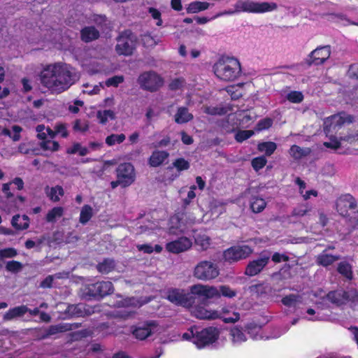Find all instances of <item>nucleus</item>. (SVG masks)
Masks as SVG:
<instances>
[{"instance_id":"nucleus-58","label":"nucleus","mask_w":358,"mask_h":358,"mask_svg":"<svg viewBox=\"0 0 358 358\" xmlns=\"http://www.w3.org/2000/svg\"><path fill=\"white\" fill-rule=\"evenodd\" d=\"M346 217L348 220V222L352 224H358V204H357V207L355 210H351L349 213V215H346Z\"/></svg>"},{"instance_id":"nucleus-36","label":"nucleus","mask_w":358,"mask_h":358,"mask_svg":"<svg viewBox=\"0 0 358 358\" xmlns=\"http://www.w3.org/2000/svg\"><path fill=\"white\" fill-rule=\"evenodd\" d=\"M209 7L207 2L194 1L189 4L187 11L188 13H196L206 10Z\"/></svg>"},{"instance_id":"nucleus-34","label":"nucleus","mask_w":358,"mask_h":358,"mask_svg":"<svg viewBox=\"0 0 358 358\" xmlns=\"http://www.w3.org/2000/svg\"><path fill=\"white\" fill-rule=\"evenodd\" d=\"M17 255L15 248H4L0 249V269L3 267L4 259L14 258Z\"/></svg>"},{"instance_id":"nucleus-60","label":"nucleus","mask_w":358,"mask_h":358,"mask_svg":"<svg viewBox=\"0 0 358 358\" xmlns=\"http://www.w3.org/2000/svg\"><path fill=\"white\" fill-rule=\"evenodd\" d=\"M348 76L351 79H358V64L350 65L348 71Z\"/></svg>"},{"instance_id":"nucleus-29","label":"nucleus","mask_w":358,"mask_h":358,"mask_svg":"<svg viewBox=\"0 0 358 358\" xmlns=\"http://www.w3.org/2000/svg\"><path fill=\"white\" fill-rule=\"evenodd\" d=\"M65 313L69 317H83L85 314V306L83 304L69 305Z\"/></svg>"},{"instance_id":"nucleus-51","label":"nucleus","mask_w":358,"mask_h":358,"mask_svg":"<svg viewBox=\"0 0 358 358\" xmlns=\"http://www.w3.org/2000/svg\"><path fill=\"white\" fill-rule=\"evenodd\" d=\"M310 210V208L307 205L301 204L296 208H294L292 212V216L296 217H301L306 215V213Z\"/></svg>"},{"instance_id":"nucleus-37","label":"nucleus","mask_w":358,"mask_h":358,"mask_svg":"<svg viewBox=\"0 0 358 358\" xmlns=\"http://www.w3.org/2000/svg\"><path fill=\"white\" fill-rule=\"evenodd\" d=\"M119 42L122 43L121 45H130L136 41V37L130 30L124 31L118 38Z\"/></svg>"},{"instance_id":"nucleus-56","label":"nucleus","mask_w":358,"mask_h":358,"mask_svg":"<svg viewBox=\"0 0 358 358\" xmlns=\"http://www.w3.org/2000/svg\"><path fill=\"white\" fill-rule=\"evenodd\" d=\"M134 49L135 46H116V52L119 55L130 56Z\"/></svg>"},{"instance_id":"nucleus-18","label":"nucleus","mask_w":358,"mask_h":358,"mask_svg":"<svg viewBox=\"0 0 358 358\" xmlns=\"http://www.w3.org/2000/svg\"><path fill=\"white\" fill-rule=\"evenodd\" d=\"M155 322H147L143 324L132 327V334L138 340L143 341L152 334V327H155Z\"/></svg>"},{"instance_id":"nucleus-4","label":"nucleus","mask_w":358,"mask_h":358,"mask_svg":"<svg viewBox=\"0 0 358 358\" xmlns=\"http://www.w3.org/2000/svg\"><path fill=\"white\" fill-rule=\"evenodd\" d=\"M219 330L213 327H209L201 330L192 329L190 332H186L183 334V338H191L192 342L196 346L198 349H203L210 345H212L219 338Z\"/></svg>"},{"instance_id":"nucleus-35","label":"nucleus","mask_w":358,"mask_h":358,"mask_svg":"<svg viewBox=\"0 0 358 358\" xmlns=\"http://www.w3.org/2000/svg\"><path fill=\"white\" fill-rule=\"evenodd\" d=\"M337 270L338 273L343 275L345 278H346L348 280H352L353 276L352 268L349 263L346 262H342L339 263L338 265Z\"/></svg>"},{"instance_id":"nucleus-10","label":"nucleus","mask_w":358,"mask_h":358,"mask_svg":"<svg viewBox=\"0 0 358 358\" xmlns=\"http://www.w3.org/2000/svg\"><path fill=\"white\" fill-rule=\"evenodd\" d=\"M252 252L253 249L248 245H236L226 249L222 257H224V261L234 263L247 259Z\"/></svg>"},{"instance_id":"nucleus-20","label":"nucleus","mask_w":358,"mask_h":358,"mask_svg":"<svg viewBox=\"0 0 358 358\" xmlns=\"http://www.w3.org/2000/svg\"><path fill=\"white\" fill-rule=\"evenodd\" d=\"M45 193L50 201L57 203L60 201V197L64 195V190L62 186L57 185L54 187L46 185L44 188Z\"/></svg>"},{"instance_id":"nucleus-16","label":"nucleus","mask_w":358,"mask_h":358,"mask_svg":"<svg viewBox=\"0 0 358 358\" xmlns=\"http://www.w3.org/2000/svg\"><path fill=\"white\" fill-rule=\"evenodd\" d=\"M326 297L329 301L337 306L345 305L350 301L349 292L345 289L329 291Z\"/></svg>"},{"instance_id":"nucleus-17","label":"nucleus","mask_w":358,"mask_h":358,"mask_svg":"<svg viewBox=\"0 0 358 358\" xmlns=\"http://www.w3.org/2000/svg\"><path fill=\"white\" fill-rule=\"evenodd\" d=\"M330 56V46H318L309 55L310 62L322 64Z\"/></svg>"},{"instance_id":"nucleus-9","label":"nucleus","mask_w":358,"mask_h":358,"mask_svg":"<svg viewBox=\"0 0 358 358\" xmlns=\"http://www.w3.org/2000/svg\"><path fill=\"white\" fill-rule=\"evenodd\" d=\"M193 313L196 318L200 320H215L220 318L225 323H235L240 318V315L238 312H234L231 317H220L217 310H208V309L200 306L194 308Z\"/></svg>"},{"instance_id":"nucleus-28","label":"nucleus","mask_w":358,"mask_h":358,"mask_svg":"<svg viewBox=\"0 0 358 358\" xmlns=\"http://www.w3.org/2000/svg\"><path fill=\"white\" fill-rule=\"evenodd\" d=\"M310 152L309 148H302L299 145H292L289 148V155L293 157L295 160H299L306 156Z\"/></svg>"},{"instance_id":"nucleus-63","label":"nucleus","mask_w":358,"mask_h":358,"mask_svg":"<svg viewBox=\"0 0 358 358\" xmlns=\"http://www.w3.org/2000/svg\"><path fill=\"white\" fill-rule=\"evenodd\" d=\"M324 145L327 148L337 150L341 146V141L337 139H331L330 141L324 142Z\"/></svg>"},{"instance_id":"nucleus-25","label":"nucleus","mask_w":358,"mask_h":358,"mask_svg":"<svg viewBox=\"0 0 358 358\" xmlns=\"http://www.w3.org/2000/svg\"><path fill=\"white\" fill-rule=\"evenodd\" d=\"M193 120V115L189 113L187 107H179L174 117V120L178 124L187 123Z\"/></svg>"},{"instance_id":"nucleus-27","label":"nucleus","mask_w":358,"mask_h":358,"mask_svg":"<svg viewBox=\"0 0 358 358\" xmlns=\"http://www.w3.org/2000/svg\"><path fill=\"white\" fill-rule=\"evenodd\" d=\"M277 149V144L273 141L259 142L257 145V150L260 152H264L265 156H271Z\"/></svg>"},{"instance_id":"nucleus-26","label":"nucleus","mask_w":358,"mask_h":358,"mask_svg":"<svg viewBox=\"0 0 358 358\" xmlns=\"http://www.w3.org/2000/svg\"><path fill=\"white\" fill-rule=\"evenodd\" d=\"M354 118L352 115H345V113H341L331 117V124L336 127H341L345 122H352Z\"/></svg>"},{"instance_id":"nucleus-52","label":"nucleus","mask_w":358,"mask_h":358,"mask_svg":"<svg viewBox=\"0 0 358 358\" xmlns=\"http://www.w3.org/2000/svg\"><path fill=\"white\" fill-rule=\"evenodd\" d=\"M196 245L201 246V249L207 250L210 245V238L207 236H198L195 239Z\"/></svg>"},{"instance_id":"nucleus-2","label":"nucleus","mask_w":358,"mask_h":358,"mask_svg":"<svg viewBox=\"0 0 358 358\" xmlns=\"http://www.w3.org/2000/svg\"><path fill=\"white\" fill-rule=\"evenodd\" d=\"M215 76L224 81H234L242 74L241 63L234 56H220L213 66Z\"/></svg>"},{"instance_id":"nucleus-3","label":"nucleus","mask_w":358,"mask_h":358,"mask_svg":"<svg viewBox=\"0 0 358 358\" xmlns=\"http://www.w3.org/2000/svg\"><path fill=\"white\" fill-rule=\"evenodd\" d=\"M193 294H196L198 298L201 299V303L203 305L208 303V300L212 299H218L221 296L229 299L236 296L237 292L232 289L228 285H220L218 287L201 284L194 285L191 287Z\"/></svg>"},{"instance_id":"nucleus-31","label":"nucleus","mask_w":358,"mask_h":358,"mask_svg":"<svg viewBox=\"0 0 358 358\" xmlns=\"http://www.w3.org/2000/svg\"><path fill=\"white\" fill-rule=\"evenodd\" d=\"M115 268V262L111 259H104L102 262H100L96 266L97 270L103 273L107 274L112 271Z\"/></svg>"},{"instance_id":"nucleus-33","label":"nucleus","mask_w":358,"mask_h":358,"mask_svg":"<svg viewBox=\"0 0 358 358\" xmlns=\"http://www.w3.org/2000/svg\"><path fill=\"white\" fill-rule=\"evenodd\" d=\"M265 201L259 196H252L250 201V208L255 213H261L266 207Z\"/></svg>"},{"instance_id":"nucleus-19","label":"nucleus","mask_w":358,"mask_h":358,"mask_svg":"<svg viewBox=\"0 0 358 358\" xmlns=\"http://www.w3.org/2000/svg\"><path fill=\"white\" fill-rule=\"evenodd\" d=\"M169 157L166 150H154L148 159V164L151 167H158L164 163Z\"/></svg>"},{"instance_id":"nucleus-21","label":"nucleus","mask_w":358,"mask_h":358,"mask_svg":"<svg viewBox=\"0 0 358 358\" xmlns=\"http://www.w3.org/2000/svg\"><path fill=\"white\" fill-rule=\"evenodd\" d=\"M341 259L340 255H334L322 252L316 257V263L318 266L327 268Z\"/></svg>"},{"instance_id":"nucleus-61","label":"nucleus","mask_w":358,"mask_h":358,"mask_svg":"<svg viewBox=\"0 0 358 358\" xmlns=\"http://www.w3.org/2000/svg\"><path fill=\"white\" fill-rule=\"evenodd\" d=\"M231 334L236 341H245L247 338L245 336L243 332L238 329H235L231 331Z\"/></svg>"},{"instance_id":"nucleus-13","label":"nucleus","mask_w":358,"mask_h":358,"mask_svg":"<svg viewBox=\"0 0 358 358\" xmlns=\"http://www.w3.org/2000/svg\"><path fill=\"white\" fill-rule=\"evenodd\" d=\"M357 201L356 199L350 194L341 195L336 201V209L338 213L345 217L349 215L351 210H355Z\"/></svg>"},{"instance_id":"nucleus-7","label":"nucleus","mask_w":358,"mask_h":358,"mask_svg":"<svg viewBox=\"0 0 358 358\" xmlns=\"http://www.w3.org/2000/svg\"><path fill=\"white\" fill-rule=\"evenodd\" d=\"M220 274L218 266L211 261L199 262L194 268L193 275L201 281H210L216 278Z\"/></svg>"},{"instance_id":"nucleus-22","label":"nucleus","mask_w":358,"mask_h":358,"mask_svg":"<svg viewBox=\"0 0 358 358\" xmlns=\"http://www.w3.org/2000/svg\"><path fill=\"white\" fill-rule=\"evenodd\" d=\"M27 311H29V308L24 305L10 308L3 314V320L10 321L16 317H22Z\"/></svg>"},{"instance_id":"nucleus-57","label":"nucleus","mask_w":358,"mask_h":358,"mask_svg":"<svg viewBox=\"0 0 358 358\" xmlns=\"http://www.w3.org/2000/svg\"><path fill=\"white\" fill-rule=\"evenodd\" d=\"M206 113L211 115H222L227 113V110L222 107H207Z\"/></svg>"},{"instance_id":"nucleus-24","label":"nucleus","mask_w":358,"mask_h":358,"mask_svg":"<svg viewBox=\"0 0 358 358\" xmlns=\"http://www.w3.org/2000/svg\"><path fill=\"white\" fill-rule=\"evenodd\" d=\"M80 34L81 39L85 43H90L99 37V31L92 26L84 27Z\"/></svg>"},{"instance_id":"nucleus-43","label":"nucleus","mask_w":358,"mask_h":358,"mask_svg":"<svg viewBox=\"0 0 358 358\" xmlns=\"http://www.w3.org/2000/svg\"><path fill=\"white\" fill-rule=\"evenodd\" d=\"M255 134L252 130H239L235 134V140L236 142L241 143L247 141Z\"/></svg>"},{"instance_id":"nucleus-40","label":"nucleus","mask_w":358,"mask_h":358,"mask_svg":"<svg viewBox=\"0 0 358 358\" xmlns=\"http://www.w3.org/2000/svg\"><path fill=\"white\" fill-rule=\"evenodd\" d=\"M301 296L298 294H289L283 296L281 299L282 303L287 307H292L300 301Z\"/></svg>"},{"instance_id":"nucleus-23","label":"nucleus","mask_w":358,"mask_h":358,"mask_svg":"<svg viewBox=\"0 0 358 358\" xmlns=\"http://www.w3.org/2000/svg\"><path fill=\"white\" fill-rule=\"evenodd\" d=\"M11 224L17 230L27 229L29 227L30 219L27 215H20L17 214L13 217Z\"/></svg>"},{"instance_id":"nucleus-32","label":"nucleus","mask_w":358,"mask_h":358,"mask_svg":"<svg viewBox=\"0 0 358 358\" xmlns=\"http://www.w3.org/2000/svg\"><path fill=\"white\" fill-rule=\"evenodd\" d=\"M93 217V208L89 204H85L80 210L79 222L83 225L86 224Z\"/></svg>"},{"instance_id":"nucleus-49","label":"nucleus","mask_w":358,"mask_h":358,"mask_svg":"<svg viewBox=\"0 0 358 358\" xmlns=\"http://www.w3.org/2000/svg\"><path fill=\"white\" fill-rule=\"evenodd\" d=\"M185 83V79L183 77H178L173 78L169 84V90L176 91L181 89Z\"/></svg>"},{"instance_id":"nucleus-53","label":"nucleus","mask_w":358,"mask_h":358,"mask_svg":"<svg viewBox=\"0 0 358 358\" xmlns=\"http://www.w3.org/2000/svg\"><path fill=\"white\" fill-rule=\"evenodd\" d=\"M124 80V77L123 76H115L113 77H110L108 80H106V85L107 87H117L119 85L123 83Z\"/></svg>"},{"instance_id":"nucleus-1","label":"nucleus","mask_w":358,"mask_h":358,"mask_svg":"<svg viewBox=\"0 0 358 358\" xmlns=\"http://www.w3.org/2000/svg\"><path fill=\"white\" fill-rule=\"evenodd\" d=\"M78 79L73 67L60 62L47 65L40 75V81L43 87L59 93L66 90Z\"/></svg>"},{"instance_id":"nucleus-46","label":"nucleus","mask_w":358,"mask_h":358,"mask_svg":"<svg viewBox=\"0 0 358 358\" xmlns=\"http://www.w3.org/2000/svg\"><path fill=\"white\" fill-rule=\"evenodd\" d=\"M303 95L301 92L292 91L286 95V99L292 103H299L303 100Z\"/></svg>"},{"instance_id":"nucleus-50","label":"nucleus","mask_w":358,"mask_h":358,"mask_svg":"<svg viewBox=\"0 0 358 358\" xmlns=\"http://www.w3.org/2000/svg\"><path fill=\"white\" fill-rule=\"evenodd\" d=\"M273 124V120L271 118L261 119L256 124L255 130L260 131L262 130L268 129L271 127Z\"/></svg>"},{"instance_id":"nucleus-14","label":"nucleus","mask_w":358,"mask_h":358,"mask_svg":"<svg viewBox=\"0 0 358 358\" xmlns=\"http://www.w3.org/2000/svg\"><path fill=\"white\" fill-rule=\"evenodd\" d=\"M116 172L117 178L124 182L127 187L135 180L134 168L130 162H124L119 164Z\"/></svg>"},{"instance_id":"nucleus-15","label":"nucleus","mask_w":358,"mask_h":358,"mask_svg":"<svg viewBox=\"0 0 358 358\" xmlns=\"http://www.w3.org/2000/svg\"><path fill=\"white\" fill-rule=\"evenodd\" d=\"M192 245V241L189 238L180 236L176 240L166 243V249L171 253L178 254L190 249Z\"/></svg>"},{"instance_id":"nucleus-62","label":"nucleus","mask_w":358,"mask_h":358,"mask_svg":"<svg viewBox=\"0 0 358 358\" xmlns=\"http://www.w3.org/2000/svg\"><path fill=\"white\" fill-rule=\"evenodd\" d=\"M44 241V238H38L36 242L29 239L24 243V247L27 249L34 248L36 246H40Z\"/></svg>"},{"instance_id":"nucleus-38","label":"nucleus","mask_w":358,"mask_h":358,"mask_svg":"<svg viewBox=\"0 0 358 358\" xmlns=\"http://www.w3.org/2000/svg\"><path fill=\"white\" fill-rule=\"evenodd\" d=\"M97 119L101 124H105L108 120H115V113L111 110H99Z\"/></svg>"},{"instance_id":"nucleus-54","label":"nucleus","mask_w":358,"mask_h":358,"mask_svg":"<svg viewBox=\"0 0 358 358\" xmlns=\"http://www.w3.org/2000/svg\"><path fill=\"white\" fill-rule=\"evenodd\" d=\"M73 129L75 131L83 133L89 129V125L87 122H82L80 119H77L73 122Z\"/></svg>"},{"instance_id":"nucleus-12","label":"nucleus","mask_w":358,"mask_h":358,"mask_svg":"<svg viewBox=\"0 0 358 358\" xmlns=\"http://www.w3.org/2000/svg\"><path fill=\"white\" fill-rule=\"evenodd\" d=\"M237 7L245 12L264 13L276 9L277 5L275 3L268 2L257 3L253 1H240Z\"/></svg>"},{"instance_id":"nucleus-5","label":"nucleus","mask_w":358,"mask_h":358,"mask_svg":"<svg viewBox=\"0 0 358 358\" xmlns=\"http://www.w3.org/2000/svg\"><path fill=\"white\" fill-rule=\"evenodd\" d=\"M113 292V285L110 281H98L88 283L82 288L83 297L87 300H100Z\"/></svg>"},{"instance_id":"nucleus-47","label":"nucleus","mask_w":358,"mask_h":358,"mask_svg":"<svg viewBox=\"0 0 358 358\" xmlns=\"http://www.w3.org/2000/svg\"><path fill=\"white\" fill-rule=\"evenodd\" d=\"M267 162L268 161L266 160L265 156H260L252 159L251 161V164L253 169L255 171H258L266 165Z\"/></svg>"},{"instance_id":"nucleus-8","label":"nucleus","mask_w":358,"mask_h":358,"mask_svg":"<svg viewBox=\"0 0 358 358\" xmlns=\"http://www.w3.org/2000/svg\"><path fill=\"white\" fill-rule=\"evenodd\" d=\"M137 83L142 90L155 92L164 85V78L155 71H145L137 78Z\"/></svg>"},{"instance_id":"nucleus-59","label":"nucleus","mask_w":358,"mask_h":358,"mask_svg":"<svg viewBox=\"0 0 358 358\" xmlns=\"http://www.w3.org/2000/svg\"><path fill=\"white\" fill-rule=\"evenodd\" d=\"M271 258L275 263H280L282 262H285L289 261V257L287 255L285 254H280L278 252H275Z\"/></svg>"},{"instance_id":"nucleus-64","label":"nucleus","mask_w":358,"mask_h":358,"mask_svg":"<svg viewBox=\"0 0 358 358\" xmlns=\"http://www.w3.org/2000/svg\"><path fill=\"white\" fill-rule=\"evenodd\" d=\"M12 129L14 132L13 134H12L11 138L15 142H17V141H20V132L22 131V129L19 125H13L12 127Z\"/></svg>"},{"instance_id":"nucleus-44","label":"nucleus","mask_w":358,"mask_h":358,"mask_svg":"<svg viewBox=\"0 0 358 358\" xmlns=\"http://www.w3.org/2000/svg\"><path fill=\"white\" fill-rule=\"evenodd\" d=\"M126 136L124 134H110L106 138V143L108 145H113L116 143H121L125 141Z\"/></svg>"},{"instance_id":"nucleus-11","label":"nucleus","mask_w":358,"mask_h":358,"mask_svg":"<svg viewBox=\"0 0 358 358\" xmlns=\"http://www.w3.org/2000/svg\"><path fill=\"white\" fill-rule=\"evenodd\" d=\"M271 259L270 252L263 250L259 254V258L249 262L245 269V274L248 276H255L259 274L269 264Z\"/></svg>"},{"instance_id":"nucleus-48","label":"nucleus","mask_w":358,"mask_h":358,"mask_svg":"<svg viewBox=\"0 0 358 358\" xmlns=\"http://www.w3.org/2000/svg\"><path fill=\"white\" fill-rule=\"evenodd\" d=\"M41 147L44 150L57 151L59 148L58 141H52V140H45L41 143Z\"/></svg>"},{"instance_id":"nucleus-39","label":"nucleus","mask_w":358,"mask_h":358,"mask_svg":"<svg viewBox=\"0 0 358 358\" xmlns=\"http://www.w3.org/2000/svg\"><path fill=\"white\" fill-rule=\"evenodd\" d=\"M69 329L66 328V327L63 324L52 325L45 330V334L42 335L41 338H46L59 332H65V331H68Z\"/></svg>"},{"instance_id":"nucleus-41","label":"nucleus","mask_w":358,"mask_h":358,"mask_svg":"<svg viewBox=\"0 0 358 358\" xmlns=\"http://www.w3.org/2000/svg\"><path fill=\"white\" fill-rule=\"evenodd\" d=\"M87 336V330H78V331H71L67 334L66 343H73L80 341Z\"/></svg>"},{"instance_id":"nucleus-30","label":"nucleus","mask_w":358,"mask_h":358,"mask_svg":"<svg viewBox=\"0 0 358 358\" xmlns=\"http://www.w3.org/2000/svg\"><path fill=\"white\" fill-rule=\"evenodd\" d=\"M64 214V208L62 206L53 207L45 215V221L49 223H54L57 218L61 217Z\"/></svg>"},{"instance_id":"nucleus-6","label":"nucleus","mask_w":358,"mask_h":358,"mask_svg":"<svg viewBox=\"0 0 358 358\" xmlns=\"http://www.w3.org/2000/svg\"><path fill=\"white\" fill-rule=\"evenodd\" d=\"M196 297H198L197 294H193L192 289L190 292H187L185 289L171 288L166 292V299L171 303L184 308L192 307L196 303Z\"/></svg>"},{"instance_id":"nucleus-55","label":"nucleus","mask_w":358,"mask_h":358,"mask_svg":"<svg viewBox=\"0 0 358 358\" xmlns=\"http://www.w3.org/2000/svg\"><path fill=\"white\" fill-rule=\"evenodd\" d=\"M55 133L57 135H60V136L63 138H66L69 136V132L67 131L66 124L65 123L59 122L57 123L55 127Z\"/></svg>"},{"instance_id":"nucleus-42","label":"nucleus","mask_w":358,"mask_h":358,"mask_svg":"<svg viewBox=\"0 0 358 358\" xmlns=\"http://www.w3.org/2000/svg\"><path fill=\"white\" fill-rule=\"evenodd\" d=\"M172 164L178 172L188 170L190 167L189 162L182 157L175 159Z\"/></svg>"},{"instance_id":"nucleus-45","label":"nucleus","mask_w":358,"mask_h":358,"mask_svg":"<svg viewBox=\"0 0 358 358\" xmlns=\"http://www.w3.org/2000/svg\"><path fill=\"white\" fill-rule=\"evenodd\" d=\"M22 264L20 262L12 260L6 262V271L17 273L22 269Z\"/></svg>"}]
</instances>
